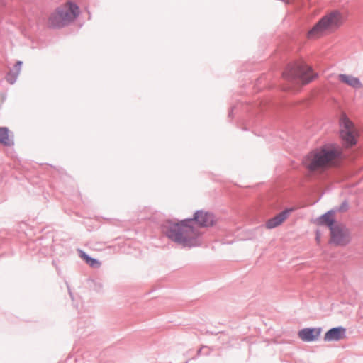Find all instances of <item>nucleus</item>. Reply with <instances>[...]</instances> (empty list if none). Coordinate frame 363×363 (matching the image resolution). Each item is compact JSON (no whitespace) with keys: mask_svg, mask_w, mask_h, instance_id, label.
<instances>
[{"mask_svg":"<svg viewBox=\"0 0 363 363\" xmlns=\"http://www.w3.org/2000/svg\"><path fill=\"white\" fill-rule=\"evenodd\" d=\"M0 143L4 145H10L13 143L6 128H0Z\"/></svg>","mask_w":363,"mask_h":363,"instance_id":"dca6fc26","label":"nucleus"},{"mask_svg":"<svg viewBox=\"0 0 363 363\" xmlns=\"http://www.w3.org/2000/svg\"><path fill=\"white\" fill-rule=\"evenodd\" d=\"M342 16L339 11H333L323 16L308 33V38L317 39L327 32L333 30L342 25Z\"/></svg>","mask_w":363,"mask_h":363,"instance_id":"7ed1b4c3","label":"nucleus"},{"mask_svg":"<svg viewBox=\"0 0 363 363\" xmlns=\"http://www.w3.org/2000/svg\"><path fill=\"white\" fill-rule=\"evenodd\" d=\"M340 155L341 151L338 147L329 145L311 152L306 157L303 163L310 171L324 169L337 165Z\"/></svg>","mask_w":363,"mask_h":363,"instance_id":"f03ea898","label":"nucleus"},{"mask_svg":"<svg viewBox=\"0 0 363 363\" xmlns=\"http://www.w3.org/2000/svg\"><path fill=\"white\" fill-rule=\"evenodd\" d=\"M316 223L318 225H326L329 227L331 230L332 228L335 227L337 223L335 221V215L333 211H328L325 214L320 216Z\"/></svg>","mask_w":363,"mask_h":363,"instance_id":"4468645a","label":"nucleus"},{"mask_svg":"<svg viewBox=\"0 0 363 363\" xmlns=\"http://www.w3.org/2000/svg\"><path fill=\"white\" fill-rule=\"evenodd\" d=\"M48 25L51 28H62L67 25V23L57 8L48 17Z\"/></svg>","mask_w":363,"mask_h":363,"instance_id":"f8f14e48","label":"nucleus"},{"mask_svg":"<svg viewBox=\"0 0 363 363\" xmlns=\"http://www.w3.org/2000/svg\"><path fill=\"white\" fill-rule=\"evenodd\" d=\"M79 257L91 267L92 268H99L101 266V262L94 259L90 257L88 255H86L84 251L79 250H78Z\"/></svg>","mask_w":363,"mask_h":363,"instance_id":"2eb2a0df","label":"nucleus"},{"mask_svg":"<svg viewBox=\"0 0 363 363\" xmlns=\"http://www.w3.org/2000/svg\"><path fill=\"white\" fill-rule=\"evenodd\" d=\"M340 134L344 145L350 147L357 143L358 133L353 123L346 116H342L340 120Z\"/></svg>","mask_w":363,"mask_h":363,"instance_id":"39448f33","label":"nucleus"},{"mask_svg":"<svg viewBox=\"0 0 363 363\" xmlns=\"http://www.w3.org/2000/svg\"><path fill=\"white\" fill-rule=\"evenodd\" d=\"M57 9L67 24L73 21L79 13L77 5L71 1L66 2Z\"/></svg>","mask_w":363,"mask_h":363,"instance_id":"0eeeda50","label":"nucleus"},{"mask_svg":"<svg viewBox=\"0 0 363 363\" xmlns=\"http://www.w3.org/2000/svg\"><path fill=\"white\" fill-rule=\"evenodd\" d=\"M337 79L341 83L345 84L352 88L360 89L362 87V84L359 79L351 74H340L337 76Z\"/></svg>","mask_w":363,"mask_h":363,"instance_id":"ddd939ff","label":"nucleus"},{"mask_svg":"<svg viewBox=\"0 0 363 363\" xmlns=\"http://www.w3.org/2000/svg\"><path fill=\"white\" fill-rule=\"evenodd\" d=\"M194 222H196L201 227H211L216 223L217 219L214 215L205 211H198L195 213Z\"/></svg>","mask_w":363,"mask_h":363,"instance_id":"6e6552de","label":"nucleus"},{"mask_svg":"<svg viewBox=\"0 0 363 363\" xmlns=\"http://www.w3.org/2000/svg\"><path fill=\"white\" fill-rule=\"evenodd\" d=\"M330 236V242L336 245H345L350 241V232L342 224H336L332 228Z\"/></svg>","mask_w":363,"mask_h":363,"instance_id":"423d86ee","label":"nucleus"},{"mask_svg":"<svg viewBox=\"0 0 363 363\" xmlns=\"http://www.w3.org/2000/svg\"><path fill=\"white\" fill-rule=\"evenodd\" d=\"M294 211V208L286 209L274 218L268 220L266 223V228L272 229L280 225L289 216V213Z\"/></svg>","mask_w":363,"mask_h":363,"instance_id":"9b49d317","label":"nucleus"},{"mask_svg":"<svg viewBox=\"0 0 363 363\" xmlns=\"http://www.w3.org/2000/svg\"><path fill=\"white\" fill-rule=\"evenodd\" d=\"M21 65H22V62L21 61L17 62L16 64L15 65L14 69H15V71L17 74L21 71Z\"/></svg>","mask_w":363,"mask_h":363,"instance_id":"f3484780","label":"nucleus"},{"mask_svg":"<svg viewBox=\"0 0 363 363\" xmlns=\"http://www.w3.org/2000/svg\"><path fill=\"white\" fill-rule=\"evenodd\" d=\"M194 224L191 219L179 222L167 220L162 226V232L172 241L183 247H191L199 244L201 235Z\"/></svg>","mask_w":363,"mask_h":363,"instance_id":"f257e3e1","label":"nucleus"},{"mask_svg":"<svg viewBox=\"0 0 363 363\" xmlns=\"http://www.w3.org/2000/svg\"><path fill=\"white\" fill-rule=\"evenodd\" d=\"M346 337V329L343 327L333 328L329 330L324 336L325 342L339 341Z\"/></svg>","mask_w":363,"mask_h":363,"instance_id":"9d476101","label":"nucleus"},{"mask_svg":"<svg viewBox=\"0 0 363 363\" xmlns=\"http://www.w3.org/2000/svg\"><path fill=\"white\" fill-rule=\"evenodd\" d=\"M322 332L320 328H307L298 332V337L304 342L316 340Z\"/></svg>","mask_w":363,"mask_h":363,"instance_id":"1a4fd4ad","label":"nucleus"},{"mask_svg":"<svg viewBox=\"0 0 363 363\" xmlns=\"http://www.w3.org/2000/svg\"><path fill=\"white\" fill-rule=\"evenodd\" d=\"M311 69L303 60L289 64L283 72V77L289 81L300 79L303 84L312 79Z\"/></svg>","mask_w":363,"mask_h":363,"instance_id":"20e7f679","label":"nucleus"}]
</instances>
